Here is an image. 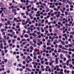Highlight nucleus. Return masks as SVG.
Masks as SVG:
<instances>
[{"instance_id":"f257e3e1","label":"nucleus","mask_w":74,"mask_h":74,"mask_svg":"<svg viewBox=\"0 0 74 74\" xmlns=\"http://www.w3.org/2000/svg\"><path fill=\"white\" fill-rule=\"evenodd\" d=\"M16 9H13L12 10V12H13V13H15L16 12Z\"/></svg>"},{"instance_id":"f03ea898","label":"nucleus","mask_w":74,"mask_h":74,"mask_svg":"<svg viewBox=\"0 0 74 74\" xmlns=\"http://www.w3.org/2000/svg\"><path fill=\"white\" fill-rule=\"evenodd\" d=\"M61 52L64 53H67V51H65L64 50H62Z\"/></svg>"},{"instance_id":"7ed1b4c3","label":"nucleus","mask_w":74,"mask_h":74,"mask_svg":"<svg viewBox=\"0 0 74 74\" xmlns=\"http://www.w3.org/2000/svg\"><path fill=\"white\" fill-rule=\"evenodd\" d=\"M26 69L28 71H32V70H31L30 69H29L28 67L26 68Z\"/></svg>"},{"instance_id":"20e7f679","label":"nucleus","mask_w":74,"mask_h":74,"mask_svg":"<svg viewBox=\"0 0 74 74\" xmlns=\"http://www.w3.org/2000/svg\"><path fill=\"white\" fill-rule=\"evenodd\" d=\"M55 61H56V64H58V58H56Z\"/></svg>"},{"instance_id":"39448f33","label":"nucleus","mask_w":74,"mask_h":74,"mask_svg":"<svg viewBox=\"0 0 74 74\" xmlns=\"http://www.w3.org/2000/svg\"><path fill=\"white\" fill-rule=\"evenodd\" d=\"M8 66L9 67H11V64L10 62L8 63Z\"/></svg>"},{"instance_id":"423d86ee","label":"nucleus","mask_w":74,"mask_h":74,"mask_svg":"<svg viewBox=\"0 0 74 74\" xmlns=\"http://www.w3.org/2000/svg\"><path fill=\"white\" fill-rule=\"evenodd\" d=\"M33 54L34 56H36L37 55V53L34 52L33 53Z\"/></svg>"},{"instance_id":"0eeeda50","label":"nucleus","mask_w":74,"mask_h":74,"mask_svg":"<svg viewBox=\"0 0 74 74\" xmlns=\"http://www.w3.org/2000/svg\"><path fill=\"white\" fill-rule=\"evenodd\" d=\"M30 49H32V50H34V49L32 46H31L30 47Z\"/></svg>"},{"instance_id":"6e6552de","label":"nucleus","mask_w":74,"mask_h":74,"mask_svg":"<svg viewBox=\"0 0 74 74\" xmlns=\"http://www.w3.org/2000/svg\"><path fill=\"white\" fill-rule=\"evenodd\" d=\"M3 4L2 3H0V6L3 7Z\"/></svg>"},{"instance_id":"1a4fd4ad","label":"nucleus","mask_w":74,"mask_h":74,"mask_svg":"<svg viewBox=\"0 0 74 74\" xmlns=\"http://www.w3.org/2000/svg\"><path fill=\"white\" fill-rule=\"evenodd\" d=\"M30 27H29L27 28V30H28V32H29V33H30Z\"/></svg>"},{"instance_id":"9d476101","label":"nucleus","mask_w":74,"mask_h":74,"mask_svg":"<svg viewBox=\"0 0 74 74\" xmlns=\"http://www.w3.org/2000/svg\"><path fill=\"white\" fill-rule=\"evenodd\" d=\"M25 41V39H24V40H23V39H22L21 40V41H20V43L21 44H22V41Z\"/></svg>"},{"instance_id":"9b49d317","label":"nucleus","mask_w":74,"mask_h":74,"mask_svg":"<svg viewBox=\"0 0 74 74\" xmlns=\"http://www.w3.org/2000/svg\"><path fill=\"white\" fill-rule=\"evenodd\" d=\"M29 15V12L28 11H27L26 12V15L27 16Z\"/></svg>"},{"instance_id":"f8f14e48","label":"nucleus","mask_w":74,"mask_h":74,"mask_svg":"<svg viewBox=\"0 0 74 74\" xmlns=\"http://www.w3.org/2000/svg\"><path fill=\"white\" fill-rule=\"evenodd\" d=\"M47 49H48V50L51 49V48L49 47H47Z\"/></svg>"},{"instance_id":"ddd939ff","label":"nucleus","mask_w":74,"mask_h":74,"mask_svg":"<svg viewBox=\"0 0 74 74\" xmlns=\"http://www.w3.org/2000/svg\"><path fill=\"white\" fill-rule=\"evenodd\" d=\"M70 34H74V32H70Z\"/></svg>"},{"instance_id":"4468645a","label":"nucleus","mask_w":74,"mask_h":74,"mask_svg":"<svg viewBox=\"0 0 74 74\" xmlns=\"http://www.w3.org/2000/svg\"><path fill=\"white\" fill-rule=\"evenodd\" d=\"M6 72L7 73H8V74L10 73V70H8Z\"/></svg>"},{"instance_id":"2eb2a0df","label":"nucleus","mask_w":74,"mask_h":74,"mask_svg":"<svg viewBox=\"0 0 74 74\" xmlns=\"http://www.w3.org/2000/svg\"><path fill=\"white\" fill-rule=\"evenodd\" d=\"M58 52H61V49H59Z\"/></svg>"},{"instance_id":"dca6fc26","label":"nucleus","mask_w":74,"mask_h":74,"mask_svg":"<svg viewBox=\"0 0 74 74\" xmlns=\"http://www.w3.org/2000/svg\"><path fill=\"white\" fill-rule=\"evenodd\" d=\"M65 0H63V3H65L66 4H67V2L65 1Z\"/></svg>"},{"instance_id":"f3484780","label":"nucleus","mask_w":74,"mask_h":74,"mask_svg":"<svg viewBox=\"0 0 74 74\" xmlns=\"http://www.w3.org/2000/svg\"><path fill=\"white\" fill-rule=\"evenodd\" d=\"M56 16V17H57V18H59V17L60 16V15H59V14H57Z\"/></svg>"},{"instance_id":"a211bd4d","label":"nucleus","mask_w":74,"mask_h":74,"mask_svg":"<svg viewBox=\"0 0 74 74\" xmlns=\"http://www.w3.org/2000/svg\"><path fill=\"white\" fill-rule=\"evenodd\" d=\"M68 18H69V19H70H70H71V18H72V16H68Z\"/></svg>"},{"instance_id":"6ab92c4d","label":"nucleus","mask_w":74,"mask_h":74,"mask_svg":"<svg viewBox=\"0 0 74 74\" xmlns=\"http://www.w3.org/2000/svg\"><path fill=\"white\" fill-rule=\"evenodd\" d=\"M36 38H37V37H36L35 38H34L33 39V40L36 41L37 40V39Z\"/></svg>"},{"instance_id":"aec40b11","label":"nucleus","mask_w":74,"mask_h":74,"mask_svg":"<svg viewBox=\"0 0 74 74\" xmlns=\"http://www.w3.org/2000/svg\"><path fill=\"white\" fill-rule=\"evenodd\" d=\"M66 36H67V34H63V36L64 37V36H65V37H66Z\"/></svg>"},{"instance_id":"412c9836","label":"nucleus","mask_w":74,"mask_h":74,"mask_svg":"<svg viewBox=\"0 0 74 74\" xmlns=\"http://www.w3.org/2000/svg\"><path fill=\"white\" fill-rule=\"evenodd\" d=\"M49 11V9H48V8H47V9L46 11H47V12H48V11Z\"/></svg>"},{"instance_id":"4be33fe9","label":"nucleus","mask_w":74,"mask_h":74,"mask_svg":"<svg viewBox=\"0 0 74 74\" xmlns=\"http://www.w3.org/2000/svg\"><path fill=\"white\" fill-rule=\"evenodd\" d=\"M48 71H49V72H51V69L50 68H49L48 69Z\"/></svg>"},{"instance_id":"5701e85b","label":"nucleus","mask_w":74,"mask_h":74,"mask_svg":"<svg viewBox=\"0 0 74 74\" xmlns=\"http://www.w3.org/2000/svg\"><path fill=\"white\" fill-rule=\"evenodd\" d=\"M41 63L42 64H44V62L43 61H42L41 62Z\"/></svg>"},{"instance_id":"b1692460","label":"nucleus","mask_w":74,"mask_h":74,"mask_svg":"<svg viewBox=\"0 0 74 74\" xmlns=\"http://www.w3.org/2000/svg\"><path fill=\"white\" fill-rule=\"evenodd\" d=\"M37 44L38 46H40L41 45H40V43L39 42H38Z\"/></svg>"},{"instance_id":"393cba45","label":"nucleus","mask_w":74,"mask_h":74,"mask_svg":"<svg viewBox=\"0 0 74 74\" xmlns=\"http://www.w3.org/2000/svg\"><path fill=\"white\" fill-rule=\"evenodd\" d=\"M36 71H39V69H37V68H36Z\"/></svg>"},{"instance_id":"a878e982","label":"nucleus","mask_w":74,"mask_h":74,"mask_svg":"<svg viewBox=\"0 0 74 74\" xmlns=\"http://www.w3.org/2000/svg\"><path fill=\"white\" fill-rule=\"evenodd\" d=\"M59 47L60 48H62V45H60V46H59Z\"/></svg>"},{"instance_id":"bb28decb","label":"nucleus","mask_w":74,"mask_h":74,"mask_svg":"<svg viewBox=\"0 0 74 74\" xmlns=\"http://www.w3.org/2000/svg\"><path fill=\"white\" fill-rule=\"evenodd\" d=\"M68 57L69 59H70V58H71V56H70L68 55Z\"/></svg>"},{"instance_id":"cd10ccee","label":"nucleus","mask_w":74,"mask_h":74,"mask_svg":"<svg viewBox=\"0 0 74 74\" xmlns=\"http://www.w3.org/2000/svg\"><path fill=\"white\" fill-rule=\"evenodd\" d=\"M11 8H12V9H14V5H12L11 6Z\"/></svg>"},{"instance_id":"c85d7f7f","label":"nucleus","mask_w":74,"mask_h":74,"mask_svg":"<svg viewBox=\"0 0 74 74\" xmlns=\"http://www.w3.org/2000/svg\"><path fill=\"white\" fill-rule=\"evenodd\" d=\"M17 40L19 41L21 40V38L19 37H18L17 38Z\"/></svg>"},{"instance_id":"c756f323","label":"nucleus","mask_w":74,"mask_h":74,"mask_svg":"<svg viewBox=\"0 0 74 74\" xmlns=\"http://www.w3.org/2000/svg\"><path fill=\"white\" fill-rule=\"evenodd\" d=\"M4 62L5 63H6V62H7V60L5 59L4 60Z\"/></svg>"},{"instance_id":"7c9ffc66","label":"nucleus","mask_w":74,"mask_h":74,"mask_svg":"<svg viewBox=\"0 0 74 74\" xmlns=\"http://www.w3.org/2000/svg\"><path fill=\"white\" fill-rule=\"evenodd\" d=\"M33 41L35 44H36V43H37V41L35 40H33Z\"/></svg>"},{"instance_id":"2f4dec72","label":"nucleus","mask_w":74,"mask_h":74,"mask_svg":"<svg viewBox=\"0 0 74 74\" xmlns=\"http://www.w3.org/2000/svg\"><path fill=\"white\" fill-rule=\"evenodd\" d=\"M47 14L46 13H44L43 14V16H44V15L45 16H46V15H47Z\"/></svg>"},{"instance_id":"473e14b6","label":"nucleus","mask_w":74,"mask_h":74,"mask_svg":"<svg viewBox=\"0 0 74 74\" xmlns=\"http://www.w3.org/2000/svg\"><path fill=\"white\" fill-rule=\"evenodd\" d=\"M61 23H61V22H59L58 23V24L59 25H61Z\"/></svg>"},{"instance_id":"72a5a7b5","label":"nucleus","mask_w":74,"mask_h":74,"mask_svg":"<svg viewBox=\"0 0 74 74\" xmlns=\"http://www.w3.org/2000/svg\"><path fill=\"white\" fill-rule=\"evenodd\" d=\"M65 14L66 15H68V13H67V12H65Z\"/></svg>"},{"instance_id":"f704fd0d","label":"nucleus","mask_w":74,"mask_h":74,"mask_svg":"<svg viewBox=\"0 0 74 74\" xmlns=\"http://www.w3.org/2000/svg\"><path fill=\"white\" fill-rule=\"evenodd\" d=\"M53 23L54 24H56V21H54Z\"/></svg>"},{"instance_id":"c9c22d12","label":"nucleus","mask_w":74,"mask_h":74,"mask_svg":"<svg viewBox=\"0 0 74 74\" xmlns=\"http://www.w3.org/2000/svg\"><path fill=\"white\" fill-rule=\"evenodd\" d=\"M17 48H19L20 47V46H19V45H18L17 46Z\"/></svg>"},{"instance_id":"e433bc0d","label":"nucleus","mask_w":74,"mask_h":74,"mask_svg":"<svg viewBox=\"0 0 74 74\" xmlns=\"http://www.w3.org/2000/svg\"><path fill=\"white\" fill-rule=\"evenodd\" d=\"M71 46H72V44H69V48H70V47H71Z\"/></svg>"},{"instance_id":"4c0bfd02","label":"nucleus","mask_w":74,"mask_h":74,"mask_svg":"<svg viewBox=\"0 0 74 74\" xmlns=\"http://www.w3.org/2000/svg\"><path fill=\"white\" fill-rule=\"evenodd\" d=\"M70 38H73V36L72 35H71L70 36Z\"/></svg>"},{"instance_id":"58836bf2","label":"nucleus","mask_w":74,"mask_h":74,"mask_svg":"<svg viewBox=\"0 0 74 74\" xmlns=\"http://www.w3.org/2000/svg\"><path fill=\"white\" fill-rule=\"evenodd\" d=\"M23 64H26V62H25V61H23Z\"/></svg>"},{"instance_id":"ea45409f","label":"nucleus","mask_w":74,"mask_h":74,"mask_svg":"<svg viewBox=\"0 0 74 74\" xmlns=\"http://www.w3.org/2000/svg\"><path fill=\"white\" fill-rule=\"evenodd\" d=\"M41 58V56H39L38 57V59H40V58Z\"/></svg>"},{"instance_id":"a19ab883","label":"nucleus","mask_w":74,"mask_h":74,"mask_svg":"<svg viewBox=\"0 0 74 74\" xmlns=\"http://www.w3.org/2000/svg\"><path fill=\"white\" fill-rule=\"evenodd\" d=\"M54 15V13H52L51 14V16H53Z\"/></svg>"},{"instance_id":"79ce46f5","label":"nucleus","mask_w":74,"mask_h":74,"mask_svg":"<svg viewBox=\"0 0 74 74\" xmlns=\"http://www.w3.org/2000/svg\"><path fill=\"white\" fill-rule=\"evenodd\" d=\"M14 38H17V36H14Z\"/></svg>"},{"instance_id":"37998d69","label":"nucleus","mask_w":74,"mask_h":74,"mask_svg":"<svg viewBox=\"0 0 74 74\" xmlns=\"http://www.w3.org/2000/svg\"><path fill=\"white\" fill-rule=\"evenodd\" d=\"M69 51H72V49H71V48H70L69 49Z\"/></svg>"},{"instance_id":"c03bdc74","label":"nucleus","mask_w":74,"mask_h":74,"mask_svg":"<svg viewBox=\"0 0 74 74\" xmlns=\"http://www.w3.org/2000/svg\"><path fill=\"white\" fill-rule=\"evenodd\" d=\"M60 62L61 63H63V61H62V60H60Z\"/></svg>"},{"instance_id":"a18cd8bd","label":"nucleus","mask_w":74,"mask_h":74,"mask_svg":"<svg viewBox=\"0 0 74 74\" xmlns=\"http://www.w3.org/2000/svg\"><path fill=\"white\" fill-rule=\"evenodd\" d=\"M29 7H30V6L29 5H27V8L28 9L29 8Z\"/></svg>"},{"instance_id":"49530a36","label":"nucleus","mask_w":74,"mask_h":74,"mask_svg":"<svg viewBox=\"0 0 74 74\" xmlns=\"http://www.w3.org/2000/svg\"><path fill=\"white\" fill-rule=\"evenodd\" d=\"M3 26V24L0 23V27H2Z\"/></svg>"},{"instance_id":"de8ad7c7","label":"nucleus","mask_w":74,"mask_h":74,"mask_svg":"<svg viewBox=\"0 0 74 74\" xmlns=\"http://www.w3.org/2000/svg\"><path fill=\"white\" fill-rule=\"evenodd\" d=\"M70 7L71 8H73L74 7V6L73 5H71L70 6Z\"/></svg>"},{"instance_id":"09e8293b","label":"nucleus","mask_w":74,"mask_h":74,"mask_svg":"<svg viewBox=\"0 0 74 74\" xmlns=\"http://www.w3.org/2000/svg\"><path fill=\"white\" fill-rule=\"evenodd\" d=\"M23 18H27V17H26V16H25L24 15L23 16Z\"/></svg>"},{"instance_id":"8fccbe9b","label":"nucleus","mask_w":74,"mask_h":74,"mask_svg":"<svg viewBox=\"0 0 74 74\" xmlns=\"http://www.w3.org/2000/svg\"><path fill=\"white\" fill-rule=\"evenodd\" d=\"M12 43H10V46L12 47Z\"/></svg>"},{"instance_id":"3c124183","label":"nucleus","mask_w":74,"mask_h":74,"mask_svg":"<svg viewBox=\"0 0 74 74\" xmlns=\"http://www.w3.org/2000/svg\"><path fill=\"white\" fill-rule=\"evenodd\" d=\"M57 71H60V69L58 68L57 69Z\"/></svg>"},{"instance_id":"603ef678","label":"nucleus","mask_w":74,"mask_h":74,"mask_svg":"<svg viewBox=\"0 0 74 74\" xmlns=\"http://www.w3.org/2000/svg\"><path fill=\"white\" fill-rule=\"evenodd\" d=\"M18 66L19 67H22V64H18Z\"/></svg>"},{"instance_id":"864d4df0","label":"nucleus","mask_w":74,"mask_h":74,"mask_svg":"<svg viewBox=\"0 0 74 74\" xmlns=\"http://www.w3.org/2000/svg\"><path fill=\"white\" fill-rule=\"evenodd\" d=\"M45 64H46L47 65H48V62H46L45 63Z\"/></svg>"},{"instance_id":"5fc2aeb1","label":"nucleus","mask_w":74,"mask_h":74,"mask_svg":"<svg viewBox=\"0 0 74 74\" xmlns=\"http://www.w3.org/2000/svg\"><path fill=\"white\" fill-rule=\"evenodd\" d=\"M25 68H26V66H22V68L23 69H25Z\"/></svg>"},{"instance_id":"6e6d98bb","label":"nucleus","mask_w":74,"mask_h":74,"mask_svg":"<svg viewBox=\"0 0 74 74\" xmlns=\"http://www.w3.org/2000/svg\"><path fill=\"white\" fill-rule=\"evenodd\" d=\"M5 55V53H3L2 54V56H4V55Z\"/></svg>"},{"instance_id":"4d7b16f0","label":"nucleus","mask_w":74,"mask_h":74,"mask_svg":"<svg viewBox=\"0 0 74 74\" xmlns=\"http://www.w3.org/2000/svg\"><path fill=\"white\" fill-rule=\"evenodd\" d=\"M58 5H62V3H58Z\"/></svg>"},{"instance_id":"13d9d810","label":"nucleus","mask_w":74,"mask_h":74,"mask_svg":"<svg viewBox=\"0 0 74 74\" xmlns=\"http://www.w3.org/2000/svg\"><path fill=\"white\" fill-rule=\"evenodd\" d=\"M24 28H25V29H27V26H26V25H25L24 26Z\"/></svg>"},{"instance_id":"bf43d9fd","label":"nucleus","mask_w":74,"mask_h":74,"mask_svg":"<svg viewBox=\"0 0 74 74\" xmlns=\"http://www.w3.org/2000/svg\"><path fill=\"white\" fill-rule=\"evenodd\" d=\"M41 23H39L38 25V26H39V27H40V26H41Z\"/></svg>"},{"instance_id":"052dcab7","label":"nucleus","mask_w":74,"mask_h":74,"mask_svg":"<svg viewBox=\"0 0 74 74\" xmlns=\"http://www.w3.org/2000/svg\"><path fill=\"white\" fill-rule=\"evenodd\" d=\"M25 37L26 38H27V37H28V36H27V35H25Z\"/></svg>"},{"instance_id":"680f3d73","label":"nucleus","mask_w":74,"mask_h":74,"mask_svg":"<svg viewBox=\"0 0 74 74\" xmlns=\"http://www.w3.org/2000/svg\"><path fill=\"white\" fill-rule=\"evenodd\" d=\"M34 27V26L33 25H32L30 26V27Z\"/></svg>"},{"instance_id":"e2e57ef3","label":"nucleus","mask_w":74,"mask_h":74,"mask_svg":"<svg viewBox=\"0 0 74 74\" xmlns=\"http://www.w3.org/2000/svg\"><path fill=\"white\" fill-rule=\"evenodd\" d=\"M27 58L28 59H30V56H28L27 57Z\"/></svg>"},{"instance_id":"0e129e2a","label":"nucleus","mask_w":74,"mask_h":74,"mask_svg":"<svg viewBox=\"0 0 74 74\" xmlns=\"http://www.w3.org/2000/svg\"><path fill=\"white\" fill-rule=\"evenodd\" d=\"M52 29H49V32H50V33H51V32H52Z\"/></svg>"},{"instance_id":"69168bd1","label":"nucleus","mask_w":74,"mask_h":74,"mask_svg":"<svg viewBox=\"0 0 74 74\" xmlns=\"http://www.w3.org/2000/svg\"><path fill=\"white\" fill-rule=\"evenodd\" d=\"M20 26H19V25H17V26H16V28H17V29H18V28H19V27H20Z\"/></svg>"},{"instance_id":"338daca9","label":"nucleus","mask_w":74,"mask_h":74,"mask_svg":"<svg viewBox=\"0 0 74 74\" xmlns=\"http://www.w3.org/2000/svg\"><path fill=\"white\" fill-rule=\"evenodd\" d=\"M38 26V23H36V24H35V26L36 27H37Z\"/></svg>"},{"instance_id":"774afa93","label":"nucleus","mask_w":74,"mask_h":74,"mask_svg":"<svg viewBox=\"0 0 74 74\" xmlns=\"http://www.w3.org/2000/svg\"><path fill=\"white\" fill-rule=\"evenodd\" d=\"M64 61H65V60H66V58H64Z\"/></svg>"}]
</instances>
